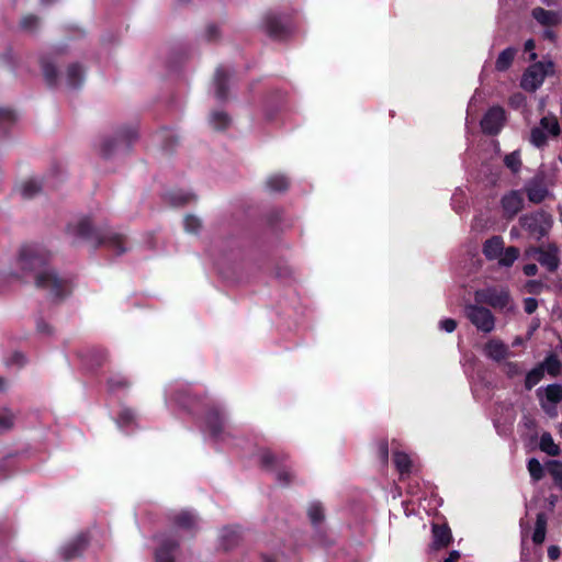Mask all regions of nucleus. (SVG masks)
I'll list each match as a JSON object with an SVG mask.
<instances>
[{"label":"nucleus","mask_w":562,"mask_h":562,"mask_svg":"<svg viewBox=\"0 0 562 562\" xmlns=\"http://www.w3.org/2000/svg\"><path fill=\"white\" fill-rule=\"evenodd\" d=\"M42 191V183L38 180L31 179L25 181L21 188L20 193L24 199H32Z\"/></svg>","instance_id":"31"},{"label":"nucleus","mask_w":562,"mask_h":562,"mask_svg":"<svg viewBox=\"0 0 562 562\" xmlns=\"http://www.w3.org/2000/svg\"><path fill=\"white\" fill-rule=\"evenodd\" d=\"M15 418V414L9 408H3L0 411V435L11 430L14 427Z\"/></svg>","instance_id":"33"},{"label":"nucleus","mask_w":562,"mask_h":562,"mask_svg":"<svg viewBox=\"0 0 562 562\" xmlns=\"http://www.w3.org/2000/svg\"><path fill=\"white\" fill-rule=\"evenodd\" d=\"M461 558V553L458 550H452L449 552V555L443 560V562H458Z\"/></svg>","instance_id":"56"},{"label":"nucleus","mask_w":562,"mask_h":562,"mask_svg":"<svg viewBox=\"0 0 562 562\" xmlns=\"http://www.w3.org/2000/svg\"><path fill=\"white\" fill-rule=\"evenodd\" d=\"M519 249L515 246H510L508 248H504L501 257H498L496 260L498 262L499 267L509 268L514 265V262L519 257Z\"/></svg>","instance_id":"30"},{"label":"nucleus","mask_w":562,"mask_h":562,"mask_svg":"<svg viewBox=\"0 0 562 562\" xmlns=\"http://www.w3.org/2000/svg\"><path fill=\"white\" fill-rule=\"evenodd\" d=\"M547 532V516L544 513H539L536 518V526L532 533V541L535 544L543 543Z\"/></svg>","instance_id":"28"},{"label":"nucleus","mask_w":562,"mask_h":562,"mask_svg":"<svg viewBox=\"0 0 562 562\" xmlns=\"http://www.w3.org/2000/svg\"><path fill=\"white\" fill-rule=\"evenodd\" d=\"M538 307V301L533 297H527L524 301V308L527 314H532Z\"/></svg>","instance_id":"50"},{"label":"nucleus","mask_w":562,"mask_h":562,"mask_svg":"<svg viewBox=\"0 0 562 562\" xmlns=\"http://www.w3.org/2000/svg\"><path fill=\"white\" fill-rule=\"evenodd\" d=\"M544 376V373L542 372V369L537 366L532 370H530L525 379V387L526 390H531L533 386H536Z\"/></svg>","instance_id":"40"},{"label":"nucleus","mask_w":562,"mask_h":562,"mask_svg":"<svg viewBox=\"0 0 562 562\" xmlns=\"http://www.w3.org/2000/svg\"><path fill=\"white\" fill-rule=\"evenodd\" d=\"M67 85L70 88H79L85 79V70L80 64H71L67 68Z\"/></svg>","instance_id":"24"},{"label":"nucleus","mask_w":562,"mask_h":562,"mask_svg":"<svg viewBox=\"0 0 562 562\" xmlns=\"http://www.w3.org/2000/svg\"><path fill=\"white\" fill-rule=\"evenodd\" d=\"M179 549V541L170 536H161L155 552L156 562H175V553Z\"/></svg>","instance_id":"15"},{"label":"nucleus","mask_w":562,"mask_h":562,"mask_svg":"<svg viewBox=\"0 0 562 562\" xmlns=\"http://www.w3.org/2000/svg\"><path fill=\"white\" fill-rule=\"evenodd\" d=\"M231 78V75L223 67H218L215 71L214 76V86H215V97L220 101H225L227 99V82Z\"/></svg>","instance_id":"21"},{"label":"nucleus","mask_w":562,"mask_h":562,"mask_svg":"<svg viewBox=\"0 0 562 562\" xmlns=\"http://www.w3.org/2000/svg\"><path fill=\"white\" fill-rule=\"evenodd\" d=\"M516 54L517 49L514 47H507L506 49L502 50L495 63L496 70L506 71L512 66Z\"/></svg>","instance_id":"26"},{"label":"nucleus","mask_w":562,"mask_h":562,"mask_svg":"<svg viewBox=\"0 0 562 562\" xmlns=\"http://www.w3.org/2000/svg\"><path fill=\"white\" fill-rule=\"evenodd\" d=\"M561 127L555 115L549 114L541 117L539 124L530 131V143L537 147H544L549 138H555L560 135Z\"/></svg>","instance_id":"5"},{"label":"nucleus","mask_w":562,"mask_h":562,"mask_svg":"<svg viewBox=\"0 0 562 562\" xmlns=\"http://www.w3.org/2000/svg\"><path fill=\"white\" fill-rule=\"evenodd\" d=\"M393 461L401 474L411 472L412 461L406 453L400 451L395 452Z\"/></svg>","instance_id":"37"},{"label":"nucleus","mask_w":562,"mask_h":562,"mask_svg":"<svg viewBox=\"0 0 562 562\" xmlns=\"http://www.w3.org/2000/svg\"><path fill=\"white\" fill-rule=\"evenodd\" d=\"M540 449L552 457L558 456L560 452L559 447L554 443L553 438L549 432H544L541 435Z\"/></svg>","instance_id":"35"},{"label":"nucleus","mask_w":562,"mask_h":562,"mask_svg":"<svg viewBox=\"0 0 562 562\" xmlns=\"http://www.w3.org/2000/svg\"><path fill=\"white\" fill-rule=\"evenodd\" d=\"M289 179L284 175H272L268 177L266 186L271 192H283L289 188Z\"/></svg>","instance_id":"29"},{"label":"nucleus","mask_w":562,"mask_h":562,"mask_svg":"<svg viewBox=\"0 0 562 562\" xmlns=\"http://www.w3.org/2000/svg\"><path fill=\"white\" fill-rule=\"evenodd\" d=\"M542 372L546 371L553 378L558 376L561 373V361L558 359L557 355L550 353L544 358V360L538 364Z\"/></svg>","instance_id":"27"},{"label":"nucleus","mask_w":562,"mask_h":562,"mask_svg":"<svg viewBox=\"0 0 562 562\" xmlns=\"http://www.w3.org/2000/svg\"><path fill=\"white\" fill-rule=\"evenodd\" d=\"M504 250V239L495 235L486 239L482 247V252L487 260H496Z\"/></svg>","instance_id":"18"},{"label":"nucleus","mask_w":562,"mask_h":562,"mask_svg":"<svg viewBox=\"0 0 562 562\" xmlns=\"http://www.w3.org/2000/svg\"><path fill=\"white\" fill-rule=\"evenodd\" d=\"M484 351L488 358L495 361H501L508 355V347L498 339H492L486 342Z\"/></svg>","instance_id":"22"},{"label":"nucleus","mask_w":562,"mask_h":562,"mask_svg":"<svg viewBox=\"0 0 562 562\" xmlns=\"http://www.w3.org/2000/svg\"><path fill=\"white\" fill-rule=\"evenodd\" d=\"M528 471L533 481H540L544 474L542 464L536 458L528 461Z\"/></svg>","instance_id":"42"},{"label":"nucleus","mask_w":562,"mask_h":562,"mask_svg":"<svg viewBox=\"0 0 562 562\" xmlns=\"http://www.w3.org/2000/svg\"><path fill=\"white\" fill-rule=\"evenodd\" d=\"M514 100L521 101V100H524V97L521 94H516L515 97H513L512 102H514Z\"/></svg>","instance_id":"63"},{"label":"nucleus","mask_w":562,"mask_h":562,"mask_svg":"<svg viewBox=\"0 0 562 562\" xmlns=\"http://www.w3.org/2000/svg\"><path fill=\"white\" fill-rule=\"evenodd\" d=\"M529 293L539 294L546 288V285L539 280H529L526 284Z\"/></svg>","instance_id":"47"},{"label":"nucleus","mask_w":562,"mask_h":562,"mask_svg":"<svg viewBox=\"0 0 562 562\" xmlns=\"http://www.w3.org/2000/svg\"><path fill=\"white\" fill-rule=\"evenodd\" d=\"M36 328L41 334L49 335L52 333L50 326L42 319L37 322Z\"/></svg>","instance_id":"53"},{"label":"nucleus","mask_w":562,"mask_h":562,"mask_svg":"<svg viewBox=\"0 0 562 562\" xmlns=\"http://www.w3.org/2000/svg\"><path fill=\"white\" fill-rule=\"evenodd\" d=\"M108 383L111 390L127 386V382L123 378L110 379Z\"/></svg>","instance_id":"51"},{"label":"nucleus","mask_w":562,"mask_h":562,"mask_svg":"<svg viewBox=\"0 0 562 562\" xmlns=\"http://www.w3.org/2000/svg\"><path fill=\"white\" fill-rule=\"evenodd\" d=\"M263 562H276L273 559L269 558V557H263Z\"/></svg>","instance_id":"64"},{"label":"nucleus","mask_w":562,"mask_h":562,"mask_svg":"<svg viewBox=\"0 0 562 562\" xmlns=\"http://www.w3.org/2000/svg\"><path fill=\"white\" fill-rule=\"evenodd\" d=\"M261 462L270 470L277 471V481L280 485L286 486L294 481V473L288 469H279V467L286 460L285 454H276L271 451H263L261 453Z\"/></svg>","instance_id":"11"},{"label":"nucleus","mask_w":562,"mask_h":562,"mask_svg":"<svg viewBox=\"0 0 562 562\" xmlns=\"http://www.w3.org/2000/svg\"><path fill=\"white\" fill-rule=\"evenodd\" d=\"M439 328L446 333H452L457 328V322L453 318H445L439 322Z\"/></svg>","instance_id":"49"},{"label":"nucleus","mask_w":562,"mask_h":562,"mask_svg":"<svg viewBox=\"0 0 562 562\" xmlns=\"http://www.w3.org/2000/svg\"><path fill=\"white\" fill-rule=\"evenodd\" d=\"M507 369H508L507 374L509 376H514V375L520 373V370H519V367L517 363H513V362L507 363Z\"/></svg>","instance_id":"57"},{"label":"nucleus","mask_w":562,"mask_h":562,"mask_svg":"<svg viewBox=\"0 0 562 562\" xmlns=\"http://www.w3.org/2000/svg\"><path fill=\"white\" fill-rule=\"evenodd\" d=\"M464 315L471 324L480 331L488 334L495 328V317L493 313L482 306V304H467L464 306Z\"/></svg>","instance_id":"7"},{"label":"nucleus","mask_w":562,"mask_h":562,"mask_svg":"<svg viewBox=\"0 0 562 562\" xmlns=\"http://www.w3.org/2000/svg\"><path fill=\"white\" fill-rule=\"evenodd\" d=\"M88 546V537L85 533L78 535L59 550L64 561H69L79 557Z\"/></svg>","instance_id":"17"},{"label":"nucleus","mask_w":562,"mask_h":562,"mask_svg":"<svg viewBox=\"0 0 562 562\" xmlns=\"http://www.w3.org/2000/svg\"><path fill=\"white\" fill-rule=\"evenodd\" d=\"M210 123L215 130H225L229 125L231 119L227 113L215 111L210 116Z\"/></svg>","instance_id":"38"},{"label":"nucleus","mask_w":562,"mask_h":562,"mask_svg":"<svg viewBox=\"0 0 562 562\" xmlns=\"http://www.w3.org/2000/svg\"><path fill=\"white\" fill-rule=\"evenodd\" d=\"M552 223V216L544 211L525 214L519 218L520 226L537 240H540L549 233Z\"/></svg>","instance_id":"4"},{"label":"nucleus","mask_w":562,"mask_h":562,"mask_svg":"<svg viewBox=\"0 0 562 562\" xmlns=\"http://www.w3.org/2000/svg\"><path fill=\"white\" fill-rule=\"evenodd\" d=\"M7 387V382L4 379L0 378V391H3L5 390Z\"/></svg>","instance_id":"62"},{"label":"nucleus","mask_w":562,"mask_h":562,"mask_svg":"<svg viewBox=\"0 0 562 562\" xmlns=\"http://www.w3.org/2000/svg\"><path fill=\"white\" fill-rule=\"evenodd\" d=\"M543 37L544 38H548L550 41H554L555 38V33L552 31V30H544L543 31Z\"/></svg>","instance_id":"59"},{"label":"nucleus","mask_w":562,"mask_h":562,"mask_svg":"<svg viewBox=\"0 0 562 562\" xmlns=\"http://www.w3.org/2000/svg\"><path fill=\"white\" fill-rule=\"evenodd\" d=\"M522 271L526 276L531 277L537 273L538 267L535 263H528L524 266Z\"/></svg>","instance_id":"54"},{"label":"nucleus","mask_w":562,"mask_h":562,"mask_svg":"<svg viewBox=\"0 0 562 562\" xmlns=\"http://www.w3.org/2000/svg\"><path fill=\"white\" fill-rule=\"evenodd\" d=\"M540 407L551 418L558 416L557 405L562 402V384L552 383L537 390Z\"/></svg>","instance_id":"9"},{"label":"nucleus","mask_w":562,"mask_h":562,"mask_svg":"<svg viewBox=\"0 0 562 562\" xmlns=\"http://www.w3.org/2000/svg\"><path fill=\"white\" fill-rule=\"evenodd\" d=\"M532 18L544 26H554L561 23L562 18L555 11L546 10L543 8H535L531 12Z\"/></svg>","instance_id":"20"},{"label":"nucleus","mask_w":562,"mask_h":562,"mask_svg":"<svg viewBox=\"0 0 562 562\" xmlns=\"http://www.w3.org/2000/svg\"><path fill=\"white\" fill-rule=\"evenodd\" d=\"M193 195L191 193H182V192H173L169 194V199L175 205H183L193 200Z\"/></svg>","instance_id":"45"},{"label":"nucleus","mask_w":562,"mask_h":562,"mask_svg":"<svg viewBox=\"0 0 562 562\" xmlns=\"http://www.w3.org/2000/svg\"><path fill=\"white\" fill-rule=\"evenodd\" d=\"M50 254L42 246L24 245L19 252L18 266L25 276L34 278L35 286L52 300H61L71 292V280L59 277L48 262Z\"/></svg>","instance_id":"1"},{"label":"nucleus","mask_w":562,"mask_h":562,"mask_svg":"<svg viewBox=\"0 0 562 562\" xmlns=\"http://www.w3.org/2000/svg\"><path fill=\"white\" fill-rule=\"evenodd\" d=\"M477 304H487L491 307L505 312H514L515 305L507 288L488 286L474 292Z\"/></svg>","instance_id":"3"},{"label":"nucleus","mask_w":562,"mask_h":562,"mask_svg":"<svg viewBox=\"0 0 562 562\" xmlns=\"http://www.w3.org/2000/svg\"><path fill=\"white\" fill-rule=\"evenodd\" d=\"M553 71L552 61H538L528 67L521 78L520 86L524 90L535 92Z\"/></svg>","instance_id":"8"},{"label":"nucleus","mask_w":562,"mask_h":562,"mask_svg":"<svg viewBox=\"0 0 562 562\" xmlns=\"http://www.w3.org/2000/svg\"><path fill=\"white\" fill-rule=\"evenodd\" d=\"M42 69H43V75H44L46 82L49 86H54L56 83L57 77H58L56 67L50 63L43 61Z\"/></svg>","instance_id":"41"},{"label":"nucleus","mask_w":562,"mask_h":562,"mask_svg":"<svg viewBox=\"0 0 562 562\" xmlns=\"http://www.w3.org/2000/svg\"><path fill=\"white\" fill-rule=\"evenodd\" d=\"M206 426L214 438H218L223 431L224 419L217 409L209 411Z\"/></svg>","instance_id":"23"},{"label":"nucleus","mask_w":562,"mask_h":562,"mask_svg":"<svg viewBox=\"0 0 562 562\" xmlns=\"http://www.w3.org/2000/svg\"><path fill=\"white\" fill-rule=\"evenodd\" d=\"M501 204L504 216L510 220L515 217L524 206L522 193L518 190H512L502 198Z\"/></svg>","instance_id":"16"},{"label":"nucleus","mask_w":562,"mask_h":562,"mask_svg":"<svg viewBox=\"0 0 562 562\" xmlns=\"http://www.w3.org/2000/svg\"><path fill=\"white\" fill-rule=\"evenodd\" d=\"M218 35V30L215 25L213 24H210L206 26L205 29V37L209 40V41H213L217 37Z\"/></svg>","instance_id":"52"},{"label":"nucleus","mask_w":562,"mask_h":562,"mask_svg":"<svg viewBox=\"0 0 562 562\" xmlns=\"http://www.w3.org/2000/svg\"><path fill=\"white\" fill-rule=\"evenodd\" d=\"M537 252V260L550 272H553L559 268L560 259L558 257V248L555 246H550L548 250L538 249Z\"/></svg>","instance_id":"19"},{"label":"nucleus","mask_w":562,"mask_h":562,"mask_svg":"<svg viewBox=\"0 0 562 562\" xmlns=\"http://www.w3.org/2000/svg\"><path fill=\"white\" fill-rule=\"evenodd\" d=\"M201 227V221L193 216L188 215L184 218V228L188 233H196Z\"/></svg>","instance_id":"46"},{"label":"nucleus","mask_w":562,"mask_h":562,"mask_svg":"<svg viewBox=\"0 0 562 562\" xmlns=\"http://www.w3.org/2000/svg\"><path fill=\"white\" fill-rule=\"evenodd\" d=\"M509 234H510V237H512V238H516V237H518V235H519V233H518V231H517V228H516V227H512V229H510V233H509Z\"/></svg>","instance_id":"61"},{"label":"nucleus","mask_w":562,"mask_h":562,"mask_svg":"<svg viewBox=\"0 0 562 562\" xmlns=\"http://www.w3.org/2000/svg\"><path fill=\"white\" fill-rule=\"evenodd\" d=\"M173 524L186 530H191L196 527L198 517L189 510H183L173 517Z\"/></svg>","instance_id":"25"},{"label":"nucleus","mask_w":562,"mask_h":562,"mask_svg":"<svg viewBox=\"0 0 562 562\" xmlns=\"http://www.w3.org/2000/svg\"><path fill=\"white\" fill-rule=\"evenodd\" d=\"M535 49V42L533 40H528L525 43V50L532 52Z\"/></svg>","instance_id":"60"},{"label":"nucleus","mask_w":562,"mask_h":562,"mask_svg":"<svg viewBox=\"0 0 562 562\" xmlns=\"http://www.w3.org/2000/svg\"><path fill=\"white\" fill-rule=\"evenodd\" d=\"M560 548L557 547V546H550L548 548V557L551 559V560H558L559 557H560Z\"/></svg>","instance_id":"55"},{"label":"nucleus","mask_w":562,"mask_h":562,"mask_svg":"<svg viewBox=\"0 0 562 562\" xmlns=\"http://www.w3.org/2000/svg\"><path fill=\"white\" fill-rule=\"evenodd\" d=\"M68 232L75 237L93 243L97 247L105 246L115 251L116 255H122L126 251L123 235L113 232L101 235L94 229L88 217L80 218L76 223L69 224Z\"/></svg>","instance_id":"2"},{"label":"nucleus","mask_w":562,"mask_h":562,"mask_svg":"<svg viewBox=\"0 0 562 562\" xmlns=\"http://www.w3.org/2000/svg\"><path fill=\"white\" fill-rule=\"evenodd\" d=\"M547 471L552 476L554 484L562 488V463L558 460H550L547 463Z\"/></svg>","instance_id":"36"},{"label":"nucleus","mask_w":562,"mask_h":562,"mask_svg":"<svg viewBox=\"0 0 562 562\" xmlns=\"http://www.w3.org/2000/svg\"><path fill=\"white\" fill-rule=\"evenodd\" d=\"M550 182L543 169L538 172L526 183L525 191L528 200L532 203H541L549 194Z\"/></svg>","instance_id":"12"},{"label":"nucleus","mask_w":562,"mask_h":562,"mask_svg":"<svg viewBox=\"0 0 562 562\" xmlns=\"http://www.w3.org/2000/svg\"><path fill=\"white\" fill-rule=\"evenodd\" d=\"M307 515L313 526L318 527L325 518L324 508L321 503L314 502L308 506Z\"/></svg>","instance_id":"34"},{"label":"nucleus","mask_w":562,"mask_h":562,"mask_svg":"<svg viewBox=\"0 0 562 562\" xmlns=\"http://www.w3.org/2000/svg\"><path fill=\"white\" fill-rule=\"evenodd\" d=\"M504 165L512 171V173H518L522 166L520 150L517 149L505 155Z\"/></svg>","instance_id":"32"},{"label":"nucleus","mask_w":562,"mask_h":562,"mask_svg":"<svg viewBox=\"0 0 562 562\" xmlns=\"http://www.w3.org/2000/svg\"><path fill=\"white\" fill-rule=\"evenodd\" d=\"M137 138V132L133 127L123 128L113 137H105L100 145V154L109 158L120 149L128 150L132 143Z\"/></svg>","instance_id":"6"},{"label":"nucleus","mask_w":562,"mask_h":562,"mask_svg":"<svg viewBox=\"0 0 562 562\" xmlns=\"http://www.w3.org/2000/svg\"><path fill=\"white\" fill-rule=\"evenodd\" d=\"M135 419V413L130 408H124L121 411L119 418H117V425L119 427H126L131 425Z\"/></svg>","instance_id":"44"},{"label":"nucleus","mask_w":562,"mask_h":562,"mask_svg":"<svg viewBox=\"0 0 562 562\" xmlns=\"http://www.w3.org/2000/svg\"><path fill=\"white\" fill-rule=\"evenodd\" d=\"M12 113L9 110L0 109V124L12 120Z\"/></svg>","instance_id":"58"},{"label":"nucleus","mask_w":562,"mask_h":562,"mask_svg":"<svg viewBox=\"0 0 562 562\" xmlns=\"http://www.w3.org/2000/svg\"><path fill=\"white\" fill-rule=\"evenodd\" d=\"M20 25L24 31L33 32L38 27L40 19L33 14L25 15L22 18Z\"/></svg>","instance_id":"43"},{"label":"nucleus","mask_w":562,"mask_h":562,"mask_svg":"<svg viewBox=\"0 0 562 562\" xmlns=\"http://www.w3.org/2000/svg\"><path fill=\"white\" fill-rule=\"evenodd\" d=\"M265 32L272 38H283L292 32L289 16L269 11L262 19Z\"/></svg>","instance_id":"10"},{"label":"nucleus","mask_w":562,"mask_h":562,"mask_svg":"<svg viewBox=\"0 0 562 562\" xmlns=\"http://www.w3.org/2000/svg\"><path fill=\"white\" fill-rule=\"evenodd\" d=\"M505 123V111L501 106L491 108L481 120V127L485 134L496 135Z\"/></svg>","instance_id":"13"},{"label":"nucleus","mask_w":562,"mask_h":562,"mask_svg":"<svg viewBox=\"0 0 562 562\" xmlns=\"http://www.w3.org/2000/svg\"><path fill=\"white\" fill-rule=\"evenodd\" d=\"M378 453L382 463H386L389 459V445L386 440H380L378 443Z\"/></svg>","instance_id":"48"},{"label":"nucleus","mask_w":562,"mask_h":562,"mask_svg":"<svg viewBox=\"0 0 562 562\" xmlns=\"http://www.w3.org/2000/svg\"><path fill=\"white\" fill-rule=\"evenodd\" d=\"M221 538L223 546L228 550L237 543L239 539V532L233 528H224L222 530Z\"/></svg>","instance_id":"39"},{"label":"nucleus","mask_w":562,"mask_h":562,"mask_svg":"<svg viewBox=\"0 0 562 562\" xmlns=\"http://www.w3.org/2000/svg\"><path fill=\"white\" fill-rule=\"evenodd\" d=\"M452 542V532L447 524H432L431 542L429 550L431 552L447 548Z\"/></svg>","instance_id":"14"}]
</instances>
